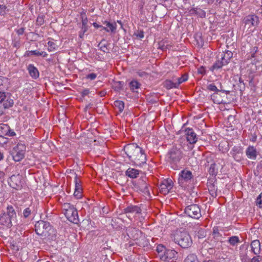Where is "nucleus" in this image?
Segmentation results:
<instances>
[{"mask_svg":"<svg viewBox=\"0 0 262 262\" xmlns=\"http://www.w3.org/2000/svg\"><path fill=\"white\" fill-rule=\"evenodd\" d=\"M124 212L128 217H130L131 214H136L140 213L141 209L137 206H130L124 209Z\"/></svg>","mask_w":262,"mask_h":262,"instance_id":"obj_15","label":"nucleus"},{"mask_svg":"<svg viewBox=\"0 0 262 262\" xmlns=\"http://www.w3.org/2000/svg\"><path fill=\"white\" fill-rule=\"evenodd\" d=\"M29 53L31 54L36 55V56H40L41 55V53H40V52H39L37 50H34V51H29Z\"/></svg>","mask_w":262,"mask_h":262,"instance_id":"obj_61","label":"nucleus"},{"mask_svg":"<svg viewBox=\"0 0 262 262\" xmlns=\"http://www.w3.org/2000/svg\"><path fill=\"white\" fill-rule=\"evenodd\" d=\"M2 125L3 126H1V128H3V129L6 128L8 129V131L6 133V135H8L9 136H11V137L14 136L16 135L14 131L11 130L9 128V127L8 125L2 124Z\"/></svg>","mask_w":262,"mask_h":262,"instance_id":"obj_36","label":"nucleus"},{"mask_svg":"<svg viewBox=\"0 0 262 262\" xmlns=\"http://www.w3.org/2000/svg\"><path fill=\"white\" fill-rule=\"evenodd\" d=\"M146 178L139 179L138 182L135 185V188L137 191L142 192L144 195L149 196L150 192L148 189V185L146 182Z\"/></svg>","mask_w":262,"mask_h":262,"instance_id":"obj_7","label":"nucleus"},{"mask_svg":"<svg viewBox=\"0 0 262 262\" xmlns=\"http://www.w3.org/2000/svg\"><path fill=\"white\" fill-rule=\"evenodd\" d=\"M233 53L232 52L230 51H226L225 52H223L218 55V58L225 64V65L227 64L231 58L232 57Z\"/></svg>","mask_w":262,"mask_h":262,"instance_id":"obj_14","label":"nucleus"},{"mask_svg":"<svg viewBox=\"0 0 262 262\" xmlns=\"http://www.w3.org/2000/svg\"><path fill=\"white\" fill-rule=\"evenodd\" d=\"M80 16L82 23L81 27H88L87 24L88 20L84 11H82L80 12Z\"/></svg>","mask_w":262,"mask_h":262,"instance_id":"obj_30","label":"nucleus"},{"mask_svg":"<svg viewBox=\"0 0 262 262\" xmlns=\"http://www.w3.org/2000/svg\"><path fill=\"white\" fill-rule=\"evenodd\" d=\"M124 150L129 159L136 165L142 166L146 162V155L144 150L136 144L133 143L126 145Z\"/></svg>","mask_w":262,"mask_h":262,"instance_id":"obj_1","label":"nucleus"},{"mask_svg":"<svg viewBox=\"0 0 262 262\" xmlns=\"http://www.w3.org/2000/svg\"><path fill=\"white\" fill-rule=\"evenodd\" d=\"M8 182L10 186L14 189H19L21 188L20 177L19 175H12Z\"/></svg>","mask_w":262,"mask_h":262,"instance_id":"obj_9","label":"nucleus"},{"mask_svg":"<svg viewBox=\"0 0 262 262\" xmlns=\"http://www.w3.org/2000/svg\"><path fill=\"white\" fill-rule=\"evenodd\" d=\"M207 89L210 91H214L215 93L219 92L220 91L225 93L226 94H228L230 93L229 91H226L223 90H219L214 84H210L207 85Z\"/></svg>","mask_w":262,"mask_h":262,"instance_id":"obj_28","label":"nucleus"},{"mask_svg":"<svg viewBox=\"0 0 262 262\" xmlns=\"http://www.w3.org/2000/svg\"><path fill=\"white\" fill-rule=\"evenodd\" d=\"M187 79L188 76L186 75H183L181 77L179 78H177L176 77V83L177 84L178 87L181 83L187 81Z\"/></svg>","mask_w":262,"mask_h":262,"instance_id":"obj_37","label":"nucleus"},{"mask_svg":"<svg viewBox=\"0 0 262 262\" xmlns=\"http://www.w3.org/2000/svg\"><path fill=\"white\" fill-rule=\"evenodd\" d=\"M6 98V94L4 92H0V103L4 101Z\"/></svg>","mask_w":262,"mask_h":262,"instance_id":"obj_57","label":"nucleus"},{"mask_svg":"<svg viewBox=\"0 0 262 262\" xmlns=\"http://www.w3.org/2000/svg\"><path fill=\"white\" fill-rule=\"evenodd\" d=\"M44 18L45 16L43 15H39L36 20L37 24L39 25H42L44 23Z\"/></svg>","mask_w":262,"mask_h":262,"instance_id":"obj_51","label":"nucleus"},{"mask_svg":"<svg viewBox=\"0 0 262 262\" xmlns=\"http://www.w3.org/2000/svg\"><path fill=\"white\" fill-rule=\"evenodd\" d=\"M81 191L82 190L75 189L74 193V196H75L77 199L80 198L81 196Z\"/></svg>","mask_w":262,"mask_h":262,"instance_id":"obj_55","label":"nucleus"},{"mask_svg":"<svg viewBox=\"0 0 262 262\" xmlns=\"http://www.w3.org/2000/svg\"><path fill=\"white\" fill-rule=\"evenodd\" d=\"M225 65L224 63L220 59L217 60L212 66L211 69L213 70H218L221 68L223 66Z\"/></svg>","mask_w":262,"mask_h":262,"instance_id":"obj_34","label":"nucleus"},{"mask_svg":"<svg viewBox=\"0 0 262 262\" xmlns=\"http://www.w3.org/2000/svg\"><path fill=\"white\" fill-rule=\"evenodd\" d=\"M70 173L73 174L75 176L74 177V182H75V189L77 190H82L81 186V182L80 180L78 178L77 174L74 172V171L70 170Z\"/></svg>","mask_w":262,"mask_h":262,"instance_id":"obj_24","label":"nucleus"},{"mask_svg":"<svg viewBox=\"0 0 262 262\" xmlns=\"http://www.w3.org/2000/svg\"><path fill=\"white\" fill-rule=\"evenodd\" d=\"M137 73L141 77L147 78L148 76V74L144 71H139Z\"/></svg>","mask_w":262,"mask_h":262,"instance_id":"obj_54","label":"nucleus"},{"mask_svg":"<svg viewBox=\"0 0 262 262\" xmlns=\"http://www.w3.org/2000/svg\"><path fill=\"white\" fill-rule=\"evenodd\" d=\"M208 190L210 195L212 197L215 198L217 196L216 188L214 186H210Z\"/></svg>","mask_w":262,"mask_h":262,"instance_id":"obj_44","label":"nucleus"},{"mask_svg":"<svg viewBox=\"0 0 262 262\" xmlns=\"http://www.w3.org/2000/svg\"><path fill=\"white\" fill-rule=\"evenodd\" d=\"M219 96L218 92H216L213 93L211 96V99L214 102V103L216 104H220L222 103V101L220 100V99H217V97Z\"/></svg>","mask_w":262,"mask_h":262,"instance_id":"obj_41","label":"nucleus"},{"mask_svg":"<svg viewBox=\"0 0 262 262\" xmlns=\"http://www.w3.org/2000/svg\"><path fill=\"white\" fill-rule=\"evenodd\" d=\"M24 31H25V29L24 28H21L18 29L16 31V32L17 33V34H18V35H22L24 34Z\"/></svg>","mask_w":262,"mask_h":262,"instance_id":"obj_63","label":"nucleus"},{"mask_svg":"<svg viewBox=\"0 0 262 262\" xmlns=\"http://www.w3.org/2000/svg\"><path fill=\"white\" fill-rule=\"evenodd\" d=\"M256 204L259 207H262V192L258 196L256 201Z\"/></svg>","mask_w":262,"mask_h":262,"instance_id":"obj_50","label":"nucleus"},{"mask_svg":"<svg viewBox=\"0 0 262 262\" xmlns=\"http://www.w3.org/2000/svg\"><path fill=\"white\" fill-rule=\"evenodd\" d=\"M27 70L30 76L33 79H37L39 77V73L37 69L32 64H30L27 67Z\"/></svg>","mask_w":262,"mask_h":262,"instance_id":"obj_16","label":"nucleus"},{"mask_svg":"<svg viewBox=\"0 0 262 262\" xmlns=\"http://www.w3.org/2000/svg\"><path fill=\"white\" fill-rule=\"evenodd\" d=\"M88 29V27H81V30L79 33V37L80 38H83L84 34L87 31Z\"/></svg>","mask_w":262,"mask_h":262,"instance_id":"obj_48","label":"nucleus"},{"mask_svg":"<svg viewBox=\"0 0 262 262\" xmlns=\"http://www.w3.org/2000/svg\"><path fill=\"white\" fill-rule=\"evenodd\" d=\"M129 86L130 89L134 91L135 90L140 88V84L138 81L133 80L129 83Z\"/></svg>","mask_w":262,"mask_h":262,"instance_id":"obj_38","label":"nucleus"},{"mask_svg":"<svg viewBox=\"0 0 262 262\" xmlns=\"http://www.w3.org/2000/svg\"><path fill=\"white\" fill-rule=\"evenodd\" d=\"M164 249V246L162 245H159L157 247V251L158 253V256L160 258L161 261H162V257H163V255L161 253Z\"/></svg>","mask_w":262,"mask_h":262,"instance_id":"obj_45","label":"nucleus"},{"mask_svg":"<svg viewBox=\"0 0 262 262\" xmlns=\"http://www.w3.org/2000/svg\"><path fill=\"white\" fill-rule=\"evenodd\" d=\"M5 214L10 217L13 221L16 217V213L14 208L12 206L8 205L7 207V213Z\"/></svg>","mask_w":262,"mask_h":262,"instance_id":"obj_23","label":"nucleus"},{"mask_svg":"<svg viewBox=\"0 0 262 262\" xmlns=\"http://www.w3.org/2000/svg\"><path fill=\"white\" fill-rule=\"evenodd\" d=\"M229 242L231 245L234 246L239 243V238L236 236H232L229 239Z\"/></svg>","mask_w":262,"mask_h":262,"instance_id":"obj_42","label":"nucleus"},{"mask_svg":"<svg viewBox=\"0 0 262 262\" xmlns=\"http://www.w3.org/2000/svg\"><path fill=\"white\" fill-rule=\"evenodd\" d=\"M165 80V88L167 89L177 88L178 85L176 83V76L173 74L171 77H168Z\"/></svg>","mask_w":262,"mask_h":262,"instance_id":"obj_11","label":"nucleus"},{"mask_svg":"<svg viewBox=\"0 0 262 262\" xmlns=\"http://www.w3.org/2000/svg\"><path fill=\"white\" fill-rule=\"evenodd\" d=\"M174 234V240L182 248H187L190 247L192 243V239L185 230H177Z\"/></svg>","mask_w":262,"mask_h":262,"instance_id":"obj_2","label":"nucleus"},{"mask_svg":"<svg viewBox=\"0 0 262 262\" xmlns=\"http://www.w3.org/2000/svg\"><path fill=\"white\" fill-rule=\"evenodd\" d=\"M195 235L198 237L199 238H203L206 235V230H198Z\"/></svg>","mask_w":262,"mask_h":262,"instance_id":"obj_47","label":"nucleus"},{"mask_svg":"<svg viewBox=\"0 0 262 262\" xmlns=\"http://www.w3.org/2000/svg\"><path fill=\"white\" fill-rule=\"evenodd\" d=\"M123 83L122 81H115L113 87L115 91L119 92L123 89Z\"/></svg>","mask_w":262,"mask_h":262,"instance_id":"obj_31","label":"nucleus"},{"mask_svg":"<svg viewBox=\"0 0 262 262\" xmlns=\"http://www.w3.org/2000/svg\"><path fill=\"white\" fill-rule=\"evenodd\" d=\"M246 156L248 158L255 160L257 157V151L253 146H249L246 150Z\"/></svg>","mask_w":262,"mask_h":262,"instance_id":"obj_17","label":"nucleus"},{"mask_svg":"<svg viewBox=\"0 0 262 262\" xmlns=\"http://www.w3.org/2000/svg\"><path fill=\"white\" fill-rule=\"evenodd\" d=\"M134 35H136L139 38L141 39L144 37V32L141 30L137 31L136 32L134 33Z\"/></svg>","mask_w":262,"mask_h":262,"instance_id":"obj_53","label":"nucleus"},{"mask_svg":"<svg viewBox=\"0 0 262 262\" xmlns=\"http://www.w3.org/2000/svg\"><path fill=\"white\" fill-rule=\"evenodd\" d=\"M12 220H13L6 215L5 213L0 215V224L6 228H10L12 227Z\"/></svg>","mask_w":262,"mask_h":262,"instance_id":"obj_13","label":"nucleus"},{"mask_svg":"<svg viewBox=\"0 0 262 262\" xmlns=\"http://www.w3.org/2000/svg\"><path fill=\"white\" fill-rule=\"evenodd\" d=\"M25 146L23 144H18L12 151L11 155L13 159L16 162H19L24 157Z\"/></svg>","mask_w":262,"mask_h":262,"instance_id":"obj_5","label":"nucleus"},{"mask_svg":"<svg viewBox=\"0 0 262 262\" xmlns=\"http://www.w3.org/2000/svg\"><path fill=\"white\" fill-rule=\"evenodd\" d=\"M261 259V258L259 256H256V257H254L252 259H251V262H258L259 261H260Z\"/></svg>","mask_w":262,"mask_h":262,"instance_id":"obj_62","label":"nucleus"},{"mask_svg":"<svg viewBox=\"0 0 262 262\" xmlns=\"http://www.w3.org/2000/svg\"><path fill=\"white\" fill-rule=\"evenodd\" d=\"M173 183L171 179H165V195L166 193L170 192V190L173 188Z\"/></svg>","mask_w":262,"mask_h":262,"instance_id":"obj_25","label":"nucleus"},{"mask_svg":"<svg viewBox=\"0 0 262 262\" xmlns=\"http://www.w3.org/2000/svg\"><path fill=\"white\" fill-rule=\"evenodd\" d=\"M106 94V92L105 91H102L99 92V95L101 97H103L105 96Z\"/></svg>","mask_w":262,"mask_h":262,"instance_id":"obj_64","label":"nucleus"},{"mask_svg":"<svg viewBox=\"0 0 262 262\" xmlns=\"http://www.w3.org/2000/svg\"><path fill=\"white\" fill-rule=\"evenodd\" d=\"M252 252L256 255L258 254L260 250V244L258 240H254L251 244Z\"/></svg>","mask_w":262,"mask_h":262,"instance_id":"obj_19","label":"nucleus"},{"mask_svg":"<svg viewBox=\"0 0 262 262\" xmlns=\"http://www.w3.org/2000/svg\"><path fill=\"white\" fill-rule=\"evenodd\" d=\"M182 151L180 148L173 147L167 153V157L170 162L173 163H177L182 158Z\"/></svg>","mask_w":262,"mask_h":262,"instance_id":"obj_4","label":"nucleus"},{"mask_svg":"<svg viewBox=\"0 0 262 262\" xmlns=\"http://www.w3.org/2000/svg\"><path fill=\"white\" fill-rule=\"evenodd\" d=\"M185 262H198V260L194 255H189L185 259Z\"/></svg>","mask_w":262,"mask_h":262,"instance_id":"obj_43","label":"nucleus"},{"mask_svg":"<svg viewBox=\"0 0 262 262\" xmlns=\"http://www.w3.org/2000/svg\"><path fill=\"white\" fill-rule=\"evenodd\" d=\"M186 135L187 141L191 144L196 142L198 138L196 134L191 128H187L186 129Z\"/></svg>","mask_w":262,"mask_h":262,"instance_id":"obj_12","label":"nucleus"},{"mask_svg":"<svg viewBox=\"0 0 262 262\" xmlns=\"http://www.w3.org/2000/svg\"><path fill=\"white\" fill-rule=\"evenodd\" d=\"M140 173V170L132 168H129L125 171V174L130 178H136L138 177Z\"/></svg>","mask_w":262,"mask_h":262,"instance_id":"obj_20","label":"nucleus"},{"mask_svg":"<svg viewBox=\"0 0 262 262\" xmlns=\"http://www.w3.org/2000/svg\"><path fill=\"white\" fill-rule=\"evenodd\" d=\"M230 154L236 161L239 162L242 160L243 152L242 148L240 146H234Z\"/></svg>","mask_w":262,"mask_h":262,"instance_id":"obj_10","label":"nucleus"},{"mask_svg":"<svg viewBox=\"0 0 262 262\" xmlns=\"http://www.w3.org/2000/svg\"><path fill=\"white\" fill-rule=\"evenodd\" d=\"M104 39H102L101 41L98 44V47L100 48V50L104 53H108L109 49L107 48L108 44H103V42L105 41Z\"/></svg>","mask_w":262,"mask_h":262,"instance_id":"obj_35","label":"nucleus"},{"mask_svg":"<svg viewBox=\"0 0 262 262\" xmlns=\"http://www.w3.org/2000/svg\"><path fill=\"white\" fill-rule=\"evenodd\" d=\"M177 253L174 250L167 249L165 250V260L169 261L174 258Z\"/></svg>","mask_w":262,"mask_h":262,"instance_id":"obj_21","label":"nucleus"},{"mask_svg":"<svg viewBox=\"0 0 262 262\" xmlns=\"http://www.w3.org/2000/svg\"><path fill=\"white\" fill-rule=\"evenodd\" d=\"M103 24L106 26V27H103V30L106 31L108 32L111 31L112 32H114L116 29V25L115 23L114 24L111 23L107 21H104L103 22Z\"/></svg>","mask_w":262,"mask_h":262,"instance_id":"obj_22","label":"nucleus"},{"mask_svg":"<svg viewBox=\"0 0 262 262\" xmlns=\"http://www.w3.org/2000/svg\"><path fill=\"white\" fill-rule=\"evenodd\" d=\"M166 67L165 66V73H166L165 76L170 77L174 74V68L173 66L170 63H166Z\"/></svg>","mask_w":262,"mask_h":262,"instance_id":"obj_26","label":"nucleus"},{"mask_svg":"<svg viewBox=\"0 0 262 262\" xmlns=\"http://www.w3.org/2000/svg\"><path fill=\"white\" fill-rule=\"evenodd\" d=\"M8 142V139L3 136H0V146L3 145Z\"/></svg>","mask_w":262,"mask_h":262,"instance_id":"obj_52","label":"nucleus"},{"mask_svg":"<svg viewBox=\"0 0 262 262\" xmlns=\"http://www.w3.org/2000/svg\"><path fill=\"white\" fill-rule=\"evenodd\" d=\"M185 213L190 217L198 219L201 216V209L196 204H192L187 206Z\"/></svg>","mask_w":262,"mask_h":262,"instance_id":"obj_6","label":"nucleus"},{"mask_svg":"<svg viewBox=\"0 0 262 262\" xmlns=\"http://www.w3.org/2000/svg\"><path fill=\"white\" fill-rule=\"evenodd\" d=\"M3 106L4 108H8L12 107L13 105V100L12 99L7 100L3 102Z\"/></svg>","mask_w":262,"mask_h":262,"instance_id":"obj_39","label":"nucleus"},{"mask_svg":"<svg viewBox=\"0 0 262 262\" xmlns=\"http://www.w3.org/2000/svg\"><path fill=\"white\" fill-rule=\"evenodd\" d=\"M245 26L247 27L248 29L251 27H255L258 26L259 20L258 17L255 14L249 15L244 19Z\"/></svg>","mask_w":262,"mask_h":262,"instance_id":"obj_8","label":"nucleus"},{"mask_svg":"<svg viewBox=\"0 0 262 262\" xmlns=\"http://www.w3.org/2000/svg\"><path fill=\"white\" fill-rule=\"evenodd\" d=\"M49 228H51L50 223L42 220L38 221L35 225V229H47Z\"/></svg>","mask_w":262,"mask_h":262,"instance_id":"obj_18","label":"nucleus"},{"mask_svg":"<svg viewBox=\"0 0 262 262\" xmlns=\"http://www.w3.org/2000/svg\"><path fill=\"white\" fill-rule=\"evenodd\" d=\"M114 105L116 107L118 108V110L120 112H122L124 107V102L122 101L116 100L114 103Z\"/></svg>","mask_w":262,"mask_h":262,"instance_id":"obj_33","label":"nucleus"},{"mask_svg":"<svg viewBox=\"0 0 262 262\" xmlns=\"http://www.w3.org/2000/svg\"><path fill=\"white\" fill-rule=\"evenodd\" d=\"M90 93V91L89 89H84L82 92H81V96L84 97L87 95H88Z\"/></svg>","mask_w":262,"mask_h":262,"instance_id":"obj_60","label":"nucleus"},{"mask_svg":"<svg viewBox=\"0 0 262 262\" xmlns=\"http://www.w3.org/2000/svg\"><path fill=\"white\" fill-rule=\"evenodd\" d=\"M80 224L81 228H86L85 225L88 226V229L93 227V226L91 225V221L90 220H83Z\"/></svg>","mask_w":262,"mask_h":262,"instance_id":"obj_40","label":"nucleus"},{"mask_svg":"<svg viewBox=\"0 0 262 262\" xmlns=\"http://www.w3.org/2000/svg\"><path fill=\"white\" fill-rule=\"evenodd\" d=\"M62 208L67 219L70 222L77 224L79 222L78 212L74 205L69 203H65L62 205Z\"/></svg>","mask_w":262,"mask_h":262,"instance_id":"obj_3","label":"nucleus"},{"mask_svg":"<svg viewBox=\"0 0 262 262\" xmlns=\"http://www.w3.org/2000/svg\"><path fill=\"white\" fill-rule=\"evenodd\" d=\"M48 51L49 52H52L55 50L56 45L54 42L49 41L48 42Z\"/></svg>","mask_w":262,"mask_h":262,"instance_id":"obj_46","label":"nucleus"},{"mask_svg":"<svg viewBox=\"0 0 262 262\" xmlns=\"http://www.w3.org/2000/svg\"><path fill=\"white\" fill-rule=\"evenodd\" d=\"M7 7L5 5H0V15H4L5 13V10Z\"/></svg>","mask_w":262,"mask_h":262,"instance_id":"obj_56","label":"nucleus"},{"mask_svg":"<svg viewBox=\"0 0 262 262\" xmlns=\"http://www.w3.org/2000/svg\"><path fill=\"white\" fill-rule=\"evenodd\" d=\"M192 12L195 13L201 17H205L206 16V12L205 11L202 10L200 8H195L191 10Z\"/></svg>","mask_w":262,"mask_h":262,"instance_id":"obj_32","label":"nucleus"},{"mask_svg":"<svg viewBox=\"0 0 262 262\" xmlns=\"http://www.w3.org/2000/svg\"><path fill=\"white\" fill-rule=\"evenodd\" d=\"M37 234L43 236H46V233L44 230H35Z\"/></svg>","mask_w":262,"mask_h":262,"instance_id":"obj_59","label":"nucleus"},{"mask_svg":"<svg viewBox=\"0 0 262 262\" xmlns=\"http://www.w3.org/2000/svg\"><path fill=\"white\" fill-rule=\"evenodd\" d=\"M215 166L216 164L214 163H212L210 165V167L209 168V173L212 175L215 174V173L217 172L215 171Z\"/></svg>","mask_w":262,"mask_h":262,"instance_id":"obj_49","label":"nucleus"},{"mask_svg":"<svg viewBox=\"0 0 262 262\" xmlns=\"http://www.w3.org/2000/svg\"><path fill=\"white\" fill-rule=\"evenodd\" d=\"M181 177L185 181H188L192 178V173L190 171L183 170L181 172Z\"/></svg>","mask_w":262,"mask_h":262,"instance_id":"obj_27","label":"nucleus"},{"mask_svg":"<svg viewBox=\"0 0 262 262\" xmlns=\"http://www.w3.org/2000/svg\"><path fill=\"white\" fill-rule=\"evenodd\" d=\"M34 215V213L30 207L26 208L23 211V216L24 218H31Z\"/></svg>","mask_w":262,"mask_h":262,"instance_id":"obj_29","label":"nucleus"},{"mask_svg":"<svg viewBox=\"0 0 262 262\" xmlns=\"http://www.w3.org/2000/svg\"><path fill=\"white\" fill-rule=\"evenodd\" d=\"M97 77V75L95 73H91L86 76V78L91 80H94Z\"/></svg>","mask_w":262,"mask_h":262,"instance_id":"obj_58","label":"nucleus"}]
</instances>
